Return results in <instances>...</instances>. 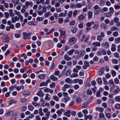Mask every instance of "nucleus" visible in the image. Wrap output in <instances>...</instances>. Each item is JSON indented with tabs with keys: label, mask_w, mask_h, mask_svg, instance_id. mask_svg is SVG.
<instances>
[{
	"label": "nucleus",
	"mask_w": 120,
	"mask_h": 120,
	"mask_svg": "<svg viewBox=\"0 0 120 120\" xmlns=\"http://www.w3.org/2000/svg\"><path fill=\"white\" fill-rule=\"evenodd\" d=\"M75 53V54L77 53L78 57H81L84 55L85 53V52L84 50H82L79 52L78 50H76Z\"/></svg>",
	"instance_id": "nucleus-1"
},
{
	"label": "nucleus",
	"mask_w": 120,
	"mask_h": 120,
	"mask_svg": "<svg viewBox=\"0 0 120 120\" xmlns=\"http://www.w3.org/2000/svg\"><path fill=\"white\" fill-rule=\"evenodd\" d=\"M59 31L60 32V36L62 37L63 39L65 38L66 36L65 31L64 30H62L61 29H59Z\"/></svg>",
	"instance_id": "nucleus-2"
},
{
	"label": "nucleus",
	"mask_w": 120,
	"mask_h": 120,
	"mask_svg": "<svg viewBox=\"0 0 120 120\" xmlns=\"http://www.w3.org/2000/svg\"><path fill=\"white\" fill-rule=\"evenodd\" d=\"M12 23H15L16 21H19V18L17 16H15L14 17H13L11 18Z\"/></svg>",
	"instance_id": "nucleus-3"
},
{
	"label": "nucleus",
	"mask_w": 120,
	"mask_h": 120,
	"mask_svg": "<svg viewBox=\"0 0 120 120\" xmlns=\"http://www.w3.org/2000/svg\"><path fill=\"white\" fill-rule=\"evenodd\" d=\"M84 65L82 66V68L84 69H86L89 66V64L88 61H85L84 62Z\"/></svg>",
	"instance_id": "nucleus-4"
},
{
	"label": "nucleus",
	"mask_w": 120,
	"mask_h": 120,
	"mask_svg": "<svg viewBox=\"0 0 120 120\" xmlns=\"http://www.w3.org/2000/svg\"><path fill=\"white\" fill-rule=\"evenodd\" d=\"M25 5L26 7L28 8L29 5L30 6V7H32L33 5V4L32 2L31 1H27L25 2Z\"/></svg>",
	"instance_id": "nucleus-5"
},
{
	"label": "nucleus",
	"mask_w": 120,
	"mask_h": 120,
	"mask_svg": "<svg viewBox=\"0 0 120 120\" xmlns=\"http://www.w3.org/2000/svg\"><path fill=\"white\" fill-rule=\"evenodd\" d=\"M95 24L93 26V28L95 30H96L98 28L99 24L98 22L96 21L95 22Z\"/></svg>",
	"instance_id": "nucleus-6"
},
{
	"label": "nucleus",
	"mask_w": 120,
	"mask_h": 120,
	"mask_svg": "<svg viewBox=\"0 0 120 120\" xmlns=\"http://www.w3.org/2000/svg\"><path fill=\"white\" fill-rule=\"evenodd\" d=\"M92 45L94 47H99L100 46V43L99 42H93Z\"/></svg>",
	"instance_id": "nucleus-7"
},
{
	"label": "nucleus",
	"mask_w": 120,
	"mask_h": 120,
	"mask_svg": "<svg viewBox=\"0 0 120 120\" xmlns=\"http://www.w3.org/2000/svg\"><path fill=\"white\" fill-rule=\"evenodd\" d=\"M100 27L105 30L107 29L108 28L107 25L105 24L104 23L101 24L100 25Z\"/></svg>",
	"instance_id": "nucleus-8"
},
{
	"label": "nucleus",
	"mask_w": 120,
	"mask_h": 120,
	"mask_svg": "<svg viewBox=\"0 0 120 120\" xmlns=\"http://www.w3.org/2000/svg\"><path fill=\"white\" fill-rule=\"evenodd\" d=\"M44 91L48 93L49 92L51 94H52L53 92V91L52 90L50 89L49 88H46L44 89Z\"/></svg>",
	"instance_id": "nucleus-9"
},
{
	"label": "nucleus",
	"mask_w": 120,
	"mask_h": 120,
	"mask_svg": "<svg viewBox=\"0 0 120 120\" xmlns=\"http://www.w3.org/2000/svg\"><path fill=\"white\" fill-rule=\"evenodd\" d=\"M87 1L88 5L86 7L88 9H90L92 6V4L90 2V0H87Z\"/></svg>",
	"instance_id": "nucleus-10"
},
{
	"label": "nucleus",
	"mask_w": 120,
	"mask_h": 120,
	"mask_svg": "<svg viewBox=\"0 0 120 120\" xmlns=\"http://www.w3.org/2000/svg\"><path fill=\"white\" fill-rule=\"evenodd\" d=\"M50 78L53 81H56L58 79L54 75H51L50 77Z\"/></svg>",
	"instance_id": "nucleus-11"
},
{
	"label": "nucleus",
	"mask_w": 120,
	"mask_h": 120,
	"mask_svg": "<svg viewBox=\"0 0 120 120\" xmlns=\"http://www.w3.org/2000/svg\"><path fill=\"white\" fill-rule=\"evenodd\" d=\"M32 34V33H26V32H24L22 33V34L23 36L27 37L28 36L30 37Z\"/></svg>",
	"instance_id": "nucleus-12"
},
{
	"label": "nucleus",
	"mask_w": 120,
	"mask_h": 120,
	"mask_svg": "<svg viewBox=\"0 0 120 120\" xmlns=\"http://www.w3.org/2000/svg\"><path fill=\"white\" fill-rule=\"evenodd\" d=\"M104 72V68H100L99 71V74L100 76H101L103 74Z\"/></svg>",
	"instance_id": "nucleus-13"
},
{
	"label": "nucleus",
	"mask_w": 120,
	"mask_h": 120,
	"mask_svg": "<svg viewBox=\"0 0 120 120\" xmlns=\"http://www.w3.org/2000/svg\"><path fill=\"white\" fill-rule=\"evenodd\" d=\"M49 105H50L49 103H45V101L41 102V106L43 107H44L46 106H49Z\"/></svg>",
	"instance_id": "nucleus-14"
},
{
	"label": "nucleus",
	"mask_w": 120,
	"mask_h": 120,
	"mask_svg": "<svg viewBox=\"0 0 120 120\" xmlns=\"http://www.w3.org/2000/svg\"><path fill=\"white\" fill-rule=\"evenodd\" d=\"M112 15V14L109 12H107L105 13L104 16L105 17H109Z\"/></svg>",
	"instance_id": "nucleus-15"
},
{
	"label": "nucleus",
	"mask_w": 120,
	"mask_h": 120,
	"mask_svg": "<svg viewBox=\"0 0 120 120\" xmlns=\"http://www.w3.org/2000/svg\"><path fill=\"white\" fill-rule=\"evenodd\" d=\"M50 96L48 94H46L45 97V100L49 101L50 100L51 98L50 97Z\"/></svg>",
	"instance_id": "nucleus-16"
},
{
	"label": "nucleus",
	"mask_w": 120,
	"mask_h": 120,
	"mask_svg": "<svg viewBox=\"0 0 120 120\" xmlns=\"http://www.w3.org/2000/svg\"><path fill=\"white\" fill-rule=\"evenodd\" d=\"M70 110H68L67 112H65L64 113V115L65 116H66L68 117H70L71 116L70 114Z\"/></svg>",
	"instance_id": "nucleus-17"
},
{
	"label": "nucleus",
	"mask_w": 120,
	"mask_h": 120,
	"mask_svg": "<svg viewBox=\"0 0 120 120\" xmlns=\"http://www.w3.org/2000/svg\"><path fill=\"white\" fill-rule=\"evenodd\" d=\"M13 113V111L12 110H11L8 112L7 113L5 114V115L6 116H7L12 115Z\"/></svg>",
	"instance_id": "nucleus-18"
},
{
	"label": "nucleus",
	"mask_w": 120,
	"mask_h": 120,
	"mask_svg": "<svg viewBox=\"0 0 120 120\" xmlns=\"http://www.w3.org/2000/svg\"><path fill=\"white\" fill-rule=\"evenodd\" d=\"M16 90L18 91L20 90L21 89H23L24 88V86L22 85L20 86H18L16 87Z\"/></svg>",
	"instance_id": "nucleus-19"
},
{
	"label": "nucleus",
	"mask_w": 120,
	"mask_h": 120,
	"mask_svg": "<svg viewBox=\"0 0 120 120\" xmlns=\"http://www.w3.org/2000/svg\"><path fill=\"white\" fill-rule=\"evenodd\" d=\"M88 105V103L87 102H84L82 105V107L83 108H86Z\"/></svg>",
	"instance_id": "nucleus-20"
},
{
	"label": "nucleus",
	"mask_w": 120,
	"mask_h": 120,
	"mask_svg": "<svg viewBox=\"0 0 120 120\" xmlns=\"http://www.w3.org/2000/svg\"><path fill=\"white\" fill-rule=\"evenodd\" d=\"M85 118L86 120L87 119H92L93 118L92 116L91 115H89L88 116L85 115H84Z\"/></svg>",
	"instance_id": "nucleus-21"
},
{
	"label": "nucleus",
	"mask_w": 120,
	"mask_h": 120,
	"mask_svg": "<svg viewBox=\"0 0 120 120\" xmlns=\"http://www.w3.org/2000/svg\"><path fill=\"white\" fill-rule=\"evenodd\" d=\"M9 12L10 16L11 17H14L15 15L14 13H13V10L12 9H10L9 10Z\"/></svg>",
	"instance_id": "nucleus-22"
},
{
	"label": "nucleus",
	"mask_w": 120,
	"mask_h": 120,
	"mask_svg": "<svg viewBox=\"0 0 120 120\" xmlns=\"http://www.w3.org/2000/svg\"><path fill=\"white\" fill-rule=\"evenodd\" d=\"M105 2V0H100L99 2V4L101 6H103Z\"/></svg>",
	"instance_id": "nucleus-23"
},
{
	"label": "nucleus",
	"mask_w": 120,
	"mask_h": 120,
	"mask_svg": "<svg viewBox=\"0 0 120 120\" xmlns=\"http://www.w3.org/2000/svg\"><path fill=\"white\" fill-rule=\"evenodd\" d=\"M75 50L74 49H72L70 51L67 52V53L69 55L71 56L72 55L74 52Z\"/></svg>",
	"instance_id": "nucleus-24"
},
{
	"label": "nucleus",
	"mask_w": 120,
	"mask_h": 120,
	"mask_svg": "<svg viewBox=\"0 0 120 120\" xmlns=\"http://www.w3.org/2000/svg\"><path fill=\"white\" fill-rule=\"evenodd\" d=\"M96 111H99L100 112H102L104 111V109L103 108L98 107H96Z\"/></svg>",
	"instance_id": "nucleus-25"
},
{
	"label": "nucleus",
	"mask_w": 120,
	"mask_h": 120,
	"mask_svg": "<svg viewBox=\"0 0 120 120\" xmlns=\"http://www.w3.org/2000/svg\"><path fill=\"white\" fill-rule=\"evenodd\" d=\"M101 11L100 9L94 10V13L95 15H98L99 14Z\"/></svg>",
	"instance_id": "nucleus-26"
},
{
	"label": "nucleus",
	"mask_w": 120,
	"mask_h": 120,
	"mask_svg": "<svg viewBox=\"0 0 120 120\" xmlns=\"http://www.w3.org/2000/svg\"><path fill=\"white\" fill-rule=\"evenodd\" d=\"M116 45L114 44H113L112 45L111 48V50L112 51L114 52L116 50Z\"/></svg>",
	"instance_id": "nucleus-27"
},
{
	"label": "nucleus",
	"mask_w": 120,
	"mask_h": 120,
	"mask_svg": "<svg viewBox=\"0 0 120 120\" xmlns=\"http://www.w3.org/2000/svg\"><path fill=\"white\" fill-rule=\"evenodd\" d=\"M64 59L67 61L70 60L71 59V58L68 56V55L67 54H65L64 56Z\"/></svg>",
	"instance_id": "nucleus-28"
},
{
	"label": "nucleus",
	"mask_w": 120,
	"mask_h": 120,
	"mask_svg": "<svg viewBox=\"0 0 120 120\" xmlns=\"http://www.w3.org/2000/svg\"><path fill=\"white\" fill-rule=\"evenodd\" d=\"M82 5L80 3H76L74 4V7L75 8H80L82 7Z\"/></svg>",
	"instance_id": "nucleus-29"
},
{
	"label": "nucleus",
	"mask_w": 120,
	"mask_h": 120,
	"mask_svg": "<svg viewBox=\"0 0 120 120\" xmlns=\"http://www.w3.org/2000/svg\"><path fill=\"white\" fill-rule=\"evenodd\" d=\"M88 19H90L92 17L93 13L91 11L88 12Z\"/></svg>",
	"instance_id": "nucleus-30"
},
{
	"label": "nucleus",
	"mask_w": 120,
	"mask_h": 120,
	"mask_svg": "<svg viewBox=\"0 0 120 120\" xmlns=\"http://www.w3.org/2000/svg\"><path fill=\"white\" fill-rule=\"evenodd\" d=\"M45 76V75L44 74H42L39 75L38 76V78L40 79H43Z\"/></svg>",
	"instance_id": "nucleus-31"
},
{
	"label": "nucleus",
	"mask_w": 120,
	"mask_h": 120,
	"mask_svg": "<svg viewBox=\"0 0 120 120\" xmlns=\"http://www.w3.org/2000/svg\"><path fill=\"white\" fill-rule=\"evenodd\" d=\"M19 0H12V2L14 4V6H15L19 3Z\"/></svg>",
	"instance_id": "nucleus-32"
},
{
	"label": "nucleus",
	"mask_w": 120,
	"mask_h": 120,
	"mask_svg": "<svg viewBox=\"0 0 120 120\" xmlns=\"http://www.w3.org/2000/svg\"><path fill=\"white\" fill-rule=\"evenodd\" d=\"M75 38L74 37H72L70 38L68 41L70 43H71L75 41Z\"/></svg>",
	"instance_id": "nucleus-33"
},
{
	"label": "nucleus",
	"mask_w": 120,
	"mask_h": 120,
	"mask_svg": "<svg viewBox=\"0 0 120 120\" xmlns=\"http://www.w3.org/2000/svg\"><path fill=\"white\" fill-rule=\"evenodd\" d=\"M53 99L55 101H57L59 100V98L56 95H54L52 97Z\"/></svg>",
	"instance_id": "nucleus-34"
},
{
	"label": "nucleus",
	"mask_w": 120,
	"mask_h": 120,
	"mask_svg": "<svg viewBox=\"0 0 120 120\" xmlns=\"http://www.w3.org/2000/svg\"><path fill=\"white\" fill-rule=\"evenodd\" d=\"M85 18L84 16L83 15H80L78 17V18L79 20H83Z\"/></svg>",
	"instance_id": "nucleus-35"
},
{
	"label": "nucleus",
	"mask_w": 120,
	"mask_h": 120,
	"mask_svg": "<svg viewBox=\"0 0 120 120\" xmlns=\"http://www.w3.org/2000/svg\"><path fill=\"white\" fill-rule=\"evenodd\" d=\"M78 76V75L77 74L75 73L71 74L70 75V76L71 78L76 77H77Z\"/></svg>",
	"instance_id": "nucleus-36"
},
{
	"label": "nucleus",
	"mask_w": 120,
	"mask_h": 120,
	"mask_svg": "<svg viewBox=\"0 0 120 120\" xmlns=\"http://www.w3.org/2000/svg\"><path fill=\"white\" fill-rule=\"evenodd\" d=\"M37 95L40 97H42L44 95V93L41 91H40L37 93Z\"/></svg>",
	"instance_id": "nucleus-37"
},
{
	"label": "nucleus",
	"mask_w": 120,
	"mask_h": 120,
	"mask_svg": "<svg viewBox=\"0 0 120 120\" xmlns=\"http://www.w3.org/2000/svg\"><path fill=\"white\" fill-rule=\"evenodd\" d=\"M64 100V101L65 102H67L70 100V97H69L67 96L63 98Z\"/></svg>",
	"instance_id": "nucleus-38"
},
{
	"label": "nucleus",
	"mask_w": 120,
	"mask_h": 120,
	"mask_svg": "<svg viewBox=\"0 0 120 120\" xmlns=\"http://www.w3.org/2000/svg\"><path fill=\"white\" fill-rule=\"evenodd\" d=\"M103 38L100 35L97 36V39L99 41H101L103 40Z\"/></svg>",
	"instance_id": "nucleus-39"
},
{
	"label": "nucleus",
	"mask_w": 120,
	"mask_h": 120,
	"mask_svg": "<svg viewBox=\"0 0 120 120\" xmlns=\"http://www.w3.org/2000/svg\"><path fill=\"white\" fill-rule=\"evenodd\" d=\"M82 102V100L80 98H78L76 100V102L77 104H79Z\"/></svg>",
	"instance_id": "nucleus-40"
},
{
	"label": "nucleus",
	"mask_w": 120,
	"mask_h": 120,
	"mask_svg": "<svg viewBox=\"0 0 120 120\" xmlns=\"http://www.w3.org/2000/svg\"><path fill=\"white\" fill-rule=\"evenodd\" d=\"M115 43H119L120 42V37L117 38L115 39Z\"/></svg>",
	"instance_id": "nucleus-41"
},
{
	"label": "nucleus",
	"mask_w": 120,
	"mask_h": 120,
	"mask_svg": "<svg viewBox=\"0 0 120 120\" xmlns=\"http://www.w3.org/2000/svg\"><path fill=\"white\" fill-rule=\"evenodd\" d=\"M115 109H120V104L118 103L116 104L115 105Z\"/></svg>",
	"instance_id": "nucleus-42"
},
{
	"label": "nucleus",
	"mask_w": 120,
	"mask_h": 120,
	"mask_svg": "<svg viewBox=\"0 0 120 120\" xmlns=\"http://www.w3.org/2000/svg\"><path fill=\"white\" fill-rule=\"evenodd\" d=\"M109 11L110 13H111L112 14H113L114 12V9L112 7H111L109 8Z\"/></svg>",
	"instance_id": "nucleus-43"
},
{
	"label": "nucleus",
	"mask_w": 120,
	"mask_h": 120,
	"mask_svg": "<svg viewBox=\"0 0 120 120\" xmlns=\"http://www.w3.org/2000/svg\"><path fill=\"white\" fill-rule=\"evenodd\" d=\"M115 100L116 101L120 102V97L119 96H116L115 98Z\"/></svg>",
	"instance_id": "nucleus-44"
},
{
	"label": "nucleus",
	"mask_w": 120,
	"mask_h": 120,
	"mask_svg": "<svg viewBox=\"0 0 120 120\" xmlns=\"http://www.w3.org/2000/svg\"><path fill=\"white\" fill-rule=\"evenodd\" d=\"M8 47V45L7 44H5V46L2 47L1 48V49L3 51H4L6 50V48Z\"/></svg>",
	"instance_id": "nucleus-45"
},
{
	"label": "nucleus",
	"mask_w": 120,
	"mask_h": 120,
	"mask_svg": "<svg viewBox=\"0 0 120 120\" xmlns=\"http://www.w3.org/2000/svg\"><path fill=\"white\" fill-rule=\"evenodd\" d=\"M40 86H47V84L45 82H41L39 84Z\"/></svg>",
	"instance_id": "nucleus-46"
},
{
	"label": "nucleus",
	"mask_w": 120,
	"mask_h": 120,
	"mask_svg": "<svg viewBox=\"0 0 120 120\" xmlns=\"http://www.w3.org/2000/svg\"><path fill=\"white\" fill-rule=\"evenodd\" d=\"M51 12L50 11L47 12L46 13H45L44 15L45 17L46 18L51 15Z\"/></svg>",
	"instance_id": "nucleus-47"
},
{
	"label": "nucleus",
	"mask_w": 120,
	"mask_h": 120,
	"mask_svg": "<svg viewBox=\"0 0 120 120\" xmlns=\"http://www.w3.org/2000/svg\"><path fill=\"white\" fill-rule=\"evenodd\" d=\"M112 76L113 77L115 76L116 75V72L114 70H112L111 71Z\"/></svg>",
	"instance_id": "nucleus-48"
},
{
	"label": "nucleus",
	"mask_w": 120,
	"mask_h": 120,
	"mask_svg": "<svg viewBox=\"0 0 120 120\" xmlns=\"http://www.w3.org/2000/svg\"><path fill=\"white\" fill-rule=\"evenodd\" d=\"M14 12L15 14L18 16L21 15V13L20 12L17 11L16 10H14Z\"/></svg>",
	"instance_id": "nucleus-49"
},
{
	"label": "nucleus",
	"mask_w": 120,
	"mask_h": 120,
	"mask_svg": "<svg viewBox=\"0 0 120 120\" xmlns=\"http://www.w3.org/2000/svg\"><path fill=\"white\" fill-rule=\"evenodd\" d=\"M34 107L32 105H29L28 107V109L30 111H32L34 109Z\"/></svg>",
	"instance_id": "nucleus-50"
},
{
	"label": "nucleus",
	"mask_w": 120,
	"mask_h": 120,
	"mask_svg": "<svg viewBox=\"0 0 120 120\" xmlns=\"http://www.w3.org/2000/svg\"><path fill=\"white\" fill-rule=\"evenodd\" d=\"M73 13L72 11H70L69 12L68 15V17L69 18H70L71 17Z\"/></svg>",
	"instance_id": "nucleus-51"
},
{
	"label": "nucleus",
	"mask_w": 120,
	"mask_h": 120,
	"mask_svg": "<svg viewBox=\"0 0 120 120\" xmlns=\"http://www.w3.org/2000/svg\"><path fill=\"white\" fill-rule=\"evenodd\" d=\"M118 30V28L115 27H112L110 28V30L112 31L114 30Z\"/></svg>",
	"instance_id": "nucleus-52"
},
{
	"label": "nucleus",
	"mask_w": 120,
	"mask_h": 120,
	"mask_svg": "<svg viewBox=\"0 0 120 120\" xmlns=\"http://www.w3.org/2000/svg\"><path fill=\"white\" fill-rule=\"evenodd\" d=\"M72 32L73 33H75L77 31V29L75 27H73L71 29Z\"/></svg>",
	"instance_id": "nucleus-53"
},
{
	"label": "nucleus",
	"mask_w": 120,
	"mask_h": 120,
	"mask_svg": "<svg viewBox=\"0 0 120 120\" xmlns=\"http://www.w3.org/2000/svg\"><path fill=\"white\" fill-rule=\"evenodd\" d=\"M5 15L4 18L7 19H8L9 16V14L7 12H5L4 13Z\"/></svg>",
	"instance_id": "nucleus-54"
},
{
	"label": "nucleus",
	"mask_w": 120,
	"mask_h": 120,
	"mask_svg": "<svg viewBox=\"0 0 120 120\" xmlns=\"http://www.w3.org/2000/svg\"><path fill=\"white\" fill-rule=\"evenodd\" d=\"M75 23V22L74 20H72L70 21V24L71 26L74 25Z\"/></svg>",
	"instance_id": "nucleus-55"
},
{
	"label": "nucleus",
	"mask_w": 120,
	"mask_h": 120,
	"mask_svg": "<svg viewBox=\"0 0 120 120\" xmlns=\"http://www.w3.org/2000/svg\"><path fill=\"white\" fill-rule=\"evenodd\" d=\"M47 7L45 6H44L43 7L42 11L44 13L46 12Z\"/></svg>",
	"instance_id": "nucleus-56"
},
{
	"label": "nucleus",
	"mask_w": 120,
	"mask_h": 120,
	"mask_svg": "<svg viewBox=\"0 0 120 120\" xmlns=\"http://www.w3.org/2000/svg\"><path fill=\"white\" fill-rule=\"evenodd\" d=\"M45 114V115L46 116V117L48 118H49V116L50 114V111H48L47 112H46Z\"/></svg>",
	"instance_id": "nucleus-57"
},
{
	"label": "nucleus",
	"mask_w": 120,
	"mask_h": 120,
	"mask_svg": "<svg viewBox=\"0 0 120 120\" xmlns=\"http://www.w3.org/2000/svg\"><path fill=\"white\" fill-rule=\"evenodd\" d=\"M94 10H97L99 9H100V7H99L98 6V5H95L94 7Z\"/></svg>",
	"instance_id": "nucleus-58"
},
{
	"label": "nucleus",
	"mask_w": 120,
	"mask_h": 120,
	"mask_svg": "<svg viewBox=\"0 0 120 120\" xmlns=\"http://www.w3.org/2000/svg\"><path fill=\"white\" fill-rule=\"evenodd\" d=\"M78 11L77 10L74 11L73 13V16L75 17L77 15L78 13Z\"/></svg>",
	"instance_id": "nucleus-59"
},
{
	"label": "nucleus",
	"mask_w": 120,
	"mask_h": 120,
	"mask_svg": "<svg viewBox=\"0 0 120 120\" xmlns=\"http://www.w3.org/2000/svg\"><path fill=\"white\" fill-rule=\"evenodd\" d=\"M63 19L62 18H60L58 20V22L59 23H62L63 22Z\"/></svg>",
	"instance_id": "nucleus-60"
},
{
	"label": "nucleus",
	"mask_w": 120,
	"mask_h": 120,
	"mask_svg": "<svg viewBox=\"0 0 120 120\" xmlns=\"http://www.w3.org/2000/svg\"><path fill=\"white\" fill-rule=\"evenodd\" d=\"M27 109V107L26 106H24L21 108V111H22L24 112Z\"/></svg>",
	"instance_id": "nucleus-61"
},
{
	"label": "nucleus",
	"mask_w": 120,
	"mask_h": 120,
	"mask_svg": "<svg viewBox=\"0 0 120 120\" xmlns=\"http://www.w3.org/2000/svg\"><path fill=\"white\" fill-rule=\"evenodd\" d=\"M118 33L117 32L115 31L113 33V35L114 37H116L118 35Z\"/></svg>",
	"instance_id": "nucleus-62"
},
{
	"label": "nucleus",
	"mask_w": 120,
	"mask_h": 120,
	"mask_svg": "<svg viewBox=\"0 0 120 120\" xmlns=\"http://www.w3.org/2000/svg\"><path fill=\"white\" fill-rule=\"evenodd\" d=\"M36 19L37 21H41L43 20V18L42 17H38Z\"/></svg>",
	"instance_id": "nucleus-63"
},
{
	"label": "nucleus",
	"mask_w": 120,
	"mask_h": 120,
	"mask_svg": "<svg viewBox=\"0 0 120 120\" xmlns=\"http://www.w3.org/2000/svg\"><path fill=\"white\" fill-rule=\"evenodd\" d=\"M109 44L108 42H105L104 44V47L106 48H107L109 46Z\"/></svg>",
	"instance_id": "nucleus-64"
}]
</instances>
